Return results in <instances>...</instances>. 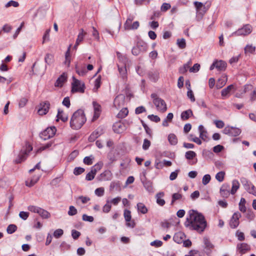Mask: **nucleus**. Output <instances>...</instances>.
<instances>
[{"label":"nucleus","instance_id":"2f4dec72","mask_svg":"<svg viewBox=\"0 0 256 256\" xmlns=\"http://www.w3.org/2000/svg\"><path fill=\"white\" fill-rule=\"evenodd\" d=\"M138 210L142 214H146L148 212V208L142 202H138L137 204Z\"/></svg>","mask_w":256,"mask_h":256},{"label":"nucleus","instance_id":"f257e3e1","mask_svg":"<svg viewBox=\"0 0 256 256\" xmlns=\"http://www.w3.org/2000/svg\"><path fill=\"white\" fill-rule=\"evenodd\" d=\"M184 225L190 230L202 232L206 227L207 222L202 214L191 210L188 212V216L186 218Z\"/></svg>","mask_w":256,"mask_h":256},{"label":"nucleus","instance_id":"ddd939ff","mask_svg":"<svg viewBox=\"0 0 256 256\" xmlns=\"http://www.w3.org/2000/svg\"><path fill=\"white\" fill-rule=\"evenodd\" d=\"M125 96L123 94L118 95L114 99V105L116 108H120L124 104Z\"/></svg>","mask_w":256,"mask_h":256},{"label":"nucleus","instance_id":"39448f33","mask_svg":"<svg viewBox=\"0 0 256 256\" xmlns=\"http://www.w3.org/2000/svg\"><path fill=\"white\" fill-rule=\"evenodd\" d=\"M148 46L142 41H138L136 46L133 47L132 52L134 56H138L141 52H145L147 50Z\"/></svg>","mask_w":256,"mask_h":256},{"label":"nucleus","instance_id":"79ce46f5","mask_svg":"<svg viewBox=\"0 0 256 256\" xmlns=\"http://www.w3.org/2000/svg\"><path fill=\"white\" fill-rule=\"evenodd\" d=\"M176 44L181 49H184L186 47V40L183 38L178 39Z\"/></svg>","mask_w":256,"mask_h":256},{"label":"nucleus","instance_id":"5fc2aeb1","mask_svg":"<svg viewBox=\"0 0 256 256\" xmlns=\"http://www.w3.org/2000/svg\"><path fill=\"white\" fill-rule=\"evenodd\" d=\"M122 200V198L120 196H117L115 198L112 199L111 200H109V203L110 204H112L114 206H116Z\"/></svg>","mask_w":256,"mask_h":256},{"label":"nucleus","instance_id":"49530a36","mask_svg":"<svg viewBox=\"0 0 256 256\" xmlns=\"http://www.w3.org/2000/svg\"><path fill=\"white\" fill-rule=\"evenodd\" d=\"M19 3L18 2L12 0L9 1L5 4V7L6 8H9L10 6L17 8L19 6Z\"/></svg>","mask_w":256,"mask_h":256},{"label":"nucleus","instance_id":"37998d69","mask_svg":"<svg viewBox=\"0 0 256 256\" xmlns=\"http://www.w3.org/2000/svg\"><path fill=\"white\" fill-rule=\"evenodd\" d=\"M256 47L252 44H248L244 48L245 53L249 52L252 54L255 52Z\"/></svg>","mask_w":256,"mask_h":256},{"label":"nucleus","instance_id":"de8ad7c7","mask_svg":"<svg viewBox=\"0 0 256 256\" xmlns=\"http://www.w3.org/2000/svg\"><path fill=\"white\" fill-rule=\"evenodd\" d=\"M112 208V206L109 203V200H106V204L102 208V211L104 212L108 213L110 212Z\"/></svg>","mask_w":256,"mask_h":256},{"label":"nucleus","instance_id":"58836bf2","mask_svg":"<svg viewBox=\"0 0 256 256\" xmlns=\"http://www.w3.org/2000/svg\"><path fill=\"white\" fill-rule=\"evenodd\" d=\"M204 242L205 245V248L207 250H210L214 248V245L210 242L209 239L207 238H204Z\"/></svg>","mask_w":256,"mask_h":256},{"label":"nucleus","instance_id":"864d4df0","mask_svg":"<svg viewBox=\"0 0 256 256\" xmlns=\"http://www.w3.org/2000/svg\"><path fill=\"white\" fill-rule=\"evenodd\" d=\"M84 170H85L84 168L81 167H76L74 170V174L76 176H78L83 173Z\"/></svg>","mask_w":256,"mask_h":256},{"label":"nucleus","instance_id":"ea45409f","mask_svg":"<svg viewBox=\"0 0 256 256\" xmlns=\"http://www.w3.org/2000/svg\"><path fill=\"white\" fill-rule=\"evenodd\" d=\"M17 230V226L14 224H10L6 228V232L8 234H12Z\"/></svg>","mask_w":256,"mask_h":256},{"label":"nucleus","instance_id":"72a5a7b5","mask_svg":"<svg viewBox=\"0 0 256 256\" xmlns=\"http://www.w3.org/2000/svg\"><path fill=\"white\" fill-rule=\"evenodd\" d=\"M144 186L146 190L150 193L154 192L152 182L150 181H146L144 182Z\"/></svg>","mask_w":256,"mask_h":256},{"label":"nucleus","instance_id":"0eeeda50","mask_svg":"<svg viewBox=\"0 0 256 256\" xmlns=\"http://www.w3.org/2000/svg\"><path fill=\"white\" fill-rule=\"evenodd\" d=\"M73 82L72 83V92H80L84 93V84L80 80L73 77Z\"/></svg>","mask_w":256,"mask_h":256},{"label":"nucleus","instance_id":"9b49d317","mask_svg":"<svg viewBox=\"0 0 256 256\" xmlns=\"http://www.w3.org/2000/svg\"><path fill=\"white\" fill-rule=\"evenodd\" d=\"M240 217L241 214L239 212H236L234 214L230 222V228H234L238 226L239 218Z\"/></svg>","mask_w":256,"mask_h":256},{"label":"nucleus","instance_id":"473e14b6","mask_svg":"<svg viewBox=\"0 0 256 256\" xmlns=\"http://www.w3.org/2000/svg\"><path fill=\"white\" fill-rule=\"evenodd\" d=\"M38 214L42 218H48L50 216V214L47 210L40 208V210Z\"/></svg>","mask_w":256,"mask_h":256},{"label":"nucleus","instance_id":"c03bdc74","mask_svg":"<svg viewBox=\"0 0 256 256\" xmlns=\"http://www.w3.org/2000/svg\"><path fill=\"white\" fill-rule=\"evenodd\" d=\"M225 175V172L223 171H221L218 172L216 175V178L217 180L220 182H222L224 180V177Z\"/></svg>","mask_w":256,"mask_h":256},{"label":"nucleus","instance_id":"a878e982","mask_svg":"<svg viewBox=\"0 0 256 256\" xmlns=\"http://www.w3.org/2000/svg\"><path fill=\"white\" fill-rule=\"evenodd\" d=\"M103 164L102 162H100L92 167L90 172L92 174L96 176V172L100 170L102 167Z\"/></svg>","mask_w":256,"mask_h":256},{"label":"nucleus","instance_id":"b1692460","mask_svg":"<svg viewBox=\"0 0 256 256\" xmlns=\"http://www.w3.org/2000/svg\"><path fill=\"white\" fill-rule=\"evenodd\" d=\"M66 80V76L65 74H62L56 80L55 83V86L61 87L64 83Z\"/></svg>","mask_w":256,"mask_h":256},{"label":"nucleus","instance_id":"603ef678","mask_svg":"<svg viewBox=\"0 0 256 256\" xmlns=\"http://www.w3.org/2000/svg\"><path fill=\"white\" fill-rule=\"evenodd\" d=\"M78 212L77 210L74 206H71L69 207V210L68 211V214L70 216L76 215Z\"/></svg>","mask_w":256,"mask_h":256},{"label":"nucleus","instance_id":"6e6552de","mask_svg":"<svg viewBox=\"0 0 256 256\" xmlns=\"http://www.w3.org/2000/svg\"><path fill=\"white\" fill-rule=\"evenodd\" d=\"M56 132L54 126L48 128L40 134V138L44 140H47L54 136Z\"/></svg>","mask_w":256,"mask_h":256},{"label":"nucleus","instance_id":"dca6fc26","mask_svg":"<svg viewBox=\"0 0 256 256\" xmlns=\"http://www.w3.org/2000/svg\"><path fill=\"white\" fill-rule=\"evenodd\" d=\"M198 130L200 132V138L204 141H206L208 139V132L204 128L202 125L198 126Z\"/></svg>","mask_w":256,"mask_h":256},{"label":"nucleus","instance_id":"cd10ccee","mask_svg":"<svg viewBox=\"0 0 256 256\" xmlns=\"http://www.w3.org/2000/svg\"><path fill=\"white\" fill-rule=\"evenodd\" d=\"M192 115L193 114L192 110L189 109L182 112L180 115V117L183 120H186L188 119V118Z\"/></svg>","mask_w":256,"mask_h":256},{"label":"nucleus","instance_id":"4be33fe9","mask_svg":"<svg viewBox=\"0 0 256 256\" xmlns=\"http://www.w3.org/2000/svg\"><path fill=\"white\" fill-rule=\"evenodd\" d=\"M102 128H98L97 130L93 132L88 138L90 142H94L96 138L102 134Z\"/></svg>","mask_w":256,"mask_h":256},{"label":"nucleus","instance_id":"412c9836","mask_svg":"<svg viewBox=\"0 0 256 256\" xmlns=\"http://www.w3.org/2000/svg\"><path fill=\"white\" fill-rule=\"evenodd\" d=\"M216 68L219 71H224L226 68V63L222 60H215Z\"/></svg>","mask_w":256,"mask_h":256},{"label":"nucleus","instance_id":"3c124183","mask_svg":"<svg viewBox=\"0 0 256 256\" xmlns=\"http://www.w3.org/2000/svg\"><path fill=\"white\" fill-rule=\"evenodd\" d=\"M94 193L98 196H102L104 193V188L102 187L97 188L96 189Z\"/></svg>","mask_w":256,"mask_h":256},{"label":"nucleus","instance_id":"0e129e2a","mask_svg":"<svg viewBox=\"0 0 256 256\" xmlns=\"http://www.w3.org/2000/svg\"><path fill=\"white\" fill-rule=\"evenodd\" d=\"M148 117L150 120L156 122H159L160 120V117L154 114L148 115Z\"/></svg>","mask_w":256,"mask_h":256},{"label":"nucleus","instance_id":"423d86ee","mask_svg":"<svg viewBox=\"0 0 256 256\" xmlns=\"http://www.w3.org/2000/svg\"><path fill=\"white\" fill-rule=\"evenodd\" d=\"M252 26L248 24H245L242 28H239L232 34V36H246L250 34L252 32Z\"/></svg>","mask_w":256,"mask_h":256},{"label":"nucleus","instance_id":"c85d7f7f","mask_svg":"<svg viewBox=\"0 0 256 256\" xmlns=\"http://www.w3.org/2000/svg\"><path fill=\"white\" fill-rule=\"evenodd\" d=\"M93 106L94 111V118H98L100 112V106L96 102H93Z\"/></svg>","mask_w":256,"mask_h":256},{"label":"nucleus","instance_id":"7ed1b4c3","mask_svg":"<svg viewBox=\"0 0 256 256\" xmlns=\"http://www.w3.org/2000/svg\"><path fill=\"white\" fill-rule=\"evenodd\" d=\"M151 97L153 98V103L158 111L164 112L166 110V104L164 100L158 97L155 94H152Z\"/></svg>","mask_w":256,"mask_h":256},{"label":"nucleus","instance_id":"a211bd4d","mask_svg":"<svg viewBox=\"0 0 256 256\" xmlns=\"http://www.w3.org/2000/svg\"><path fill=\"white\" fill-rule=\"evenodd\" d=\"M237 248L241 254H245L250 250V246L246 243L238 244Z\"/></svg>","mask_w":256,"mask_h":256},{"label":"nucleus","instance_id":"6e6d98bb","mask_svg":"<svg viewBox=\"0 0 256 256\" xmlns=\"http://www.w3.org/2000/svg\"><path fill=\"white\" fill-rule=\"evenodd\" d=\"M182 198V195L179 193H174L172 196V202L171 204H172L176 200H178L181 199Z\"/></svg>","mask_w":256,"mask_h":256},{"label":"nucleus","instance_id":"4c0bfd02","mask_svg":"<svg viewBox=\"0 0 256 256\" xmlns=\"http://www.w3.org/2000/svg\"><path fill=\"white\" fill-rule=\"evenodd\" d=\"M53 61H54V56L50 54H46V56L44 58L45 62L47 64L50 65L52 63Z\"/></svg>","mask_w":256,"mask_h":256},{"label":"nucleus","instance_id":"bf43d9fd","mask_svg":"<svg viewBox=\"0 0 256 256\" xmlns=\"http://www.w3.org/2000/svg\"><path fill=\"white\" fill-rule=\"evenodd\" d=\"M211 179L210 176L208 174H205L202 180V182L204 185H206L210 182Z\"/></svg>","mask_w":256,"mask_h":256},{"label":"nucleus","instance_id":"5701e85b","mask_svg":"<svg viewBox=\"0 0 256 256\" xmlns=\"http://www.w3.org/2000/svg\"><path fill=\"white\" fill-rule=\"evenodd\" d=\"M148 76L151 80L156 82L159 78V72L157 70L150 71L148 72Z\"/></svg>","mask_w":256,"mask_h":256},{"label":"nucleus","instance_id":"a19ab883","mask_svg":"<svg viewBox=\"0 0 256 256\" xmlns=\"http://www.w3.org/2000/svg\"><path fill=\"white\" fill-rule=\"evenodd\" d=\"M128 113V111L126 108H124L118 113L117 116L118 118H122L126 117Z\"/></svg>","mask_w":256,"mask_h":256},{"label":"nucleus","instance_id":"4d7b16f0","mask_svg":"<svg viewBox=\"0 0 256 256\" xmlns=\"http://www.w3.org/2000/svg\"><path fill=\"white\" fill-rule=\"evenodd\" d=\"M76 72H77L78 74V75L80 76H84L86 73V70L84 68H80L78 66H76Z\"/></svg>","mask_w":256,"mask_h":256},{"label":"nucleus","instance_id":"f8f14e48","mask_svg":"<svg viewBox=\"0 0 256 256\" xmlns=\"http://www.w3.org/2000/svg\"><path fill=\"white\" fill-rule=\"evenodd\" d=\"M124 216L125 219V220L126 222V226L130 228H134L135 226V223L134 221L131 220L132 219V216H131V212L130 210H124Z\"/></svg>","mask_w":256,"mask_h":256},{"label":"nucleus","instance_id":"e2e57ef3","mask_svg":"<svg viewBox=\"0 0 256 256\" xmlns=\"http://www.w3.org/2000/svg\"><path fill=\"white\" fill-rule=\"evenodd\" d=\"M187 96L190 100L191 102H194L196 100L193 92L190 88H188V90L187 92Z\"/></svg>","mask_w":256,"mask_h":256},{"label":"nucleus","instance_id":"20e7f679","mask_svg":"<svg viewBox=\"0 0 256 256\" xmlns=\"http://www.w3.org/2000/svg\"><path fill=\"white\" fill-rule=\"evenodd\" d=\"M32 150V147L30 144H26L24 149H22L20 152L18 158L15 160L16 163H20L24 160L30 152Z\"/></svg>","mask_w":256,"mask_h":256},{"label":"nucleus","instance_id":"69168bd1","mask_svg":"<svg viewBox=\"0 0 256 256\" xmlns=\"http://www.w3.org/2000/svg\"><path fill=\"white\" fill-rule=\"evenodd\" d=\"M214 123L218 128H222L224 126V122L220 120H216L214 121Z\"/></svg>","mask_w":256,"mask_h":256},{"label":"nucleus","instance_id":"338daca9","mask_svg":"<svg viewBox=\"0 0 256 256\" xmlns=\"http://www.w3.org/2000/svg\"><path fill=\"white\" fill-rule=\"evenodd\" d=\"M200 68V64H194L193 66L190 69V72H196L199 70Z\"/></svg>","mask_w":256,"mask_h":256},{"label":"nucleus","instance_id":"c756f323","mask_svg":"<svg viewBox=\"0 0 256 256\" xmlns=\"http://www.w3.org/2000/svg\"><path fill=\"white\" fill-rule=\"evenodd\" d=\"M240 184L238 180H234L232 182V188L230 194H234L240 188Z\"/></svg>","mask_w":256,"mask_h":256},{"label":"nucleus","instance_id":"6ab92c4d","mask_svg":"<svg viewBox=\"0 0 256 256\" xmlns=\"http://www.w3.org/2000/svg\"><path fill=\"white\" fill-rule=\"evenodd\" d=\"M124 125L120 122H117L114 124L113 130L114 132L118 134L122 132L124 130Z\"/></svg>","mask_w":256,"mask_h":256},{"label":"nucleus","instance_id":"09e8293b","mask_svg":"<svg viewBox=\"0 0 256 256\" xmlns=\"http://www.w3.org/2000/svg\"><path fill=\"white\" fill-rule=\"evenodd\" d=\"M246 190L248 192L256 196V188L252 184H251L250 186L248 188L246 187Z\"/></svg>","mask_w":256,"mask_h":256},{"label":"nucleus","instance_id":"a18cd8bd","mask_svg":"<svg viewBox=\"0 0 256 256\" xmlns=\"http://www.w3.org/2000/svg\"><path fill=\"white\" fill-rule=\"evenodd\" d=\"M196 156V153L192 150L188 151L186 152L185 156L188 160H192Z\"/></svg>","mask_w":256,"mask_h":256},{"label":"nucleus","instance_id":"4468645a","mask_svg":"<svg viewBox=\"0 0 256 256\" xmlns=\"http://www.w3.org/2000/svg\"><path fill=\"white\" fill-rule=\"evenodd\" d=\"M230 192V185L228 184H224L220 189V194L221 196L224 198H228Z\"/></svg>","mask_w":256,"mask_h":256},{"label":"nucleus","instance_id":"8fccbe9b","mask_svg":"<svg viewBox=\"0 0 256 256\" xmlns=\"http://www.w3.org/2000/svg\"><path fill=\"white\" fill-rule=\"evenodd\" d=\"M40 208L36 206H29L28 207V210L32 212L38 214Z\"/></svg>","mask_w":256,"mask_h":256},{"label":"nucleus","instance_id":"052dcab7","mask_svg":"<svg viewBox=\"0 0 256 256\" xmlns=\"http://www.w3.org/2000/svg\"><path fill=\"white\" fill-rule=\"evenodd\" d=\"M94 157L92 156H86L84 159V162L87 165H91L92 164V160Z\"/></svg>","mask_w":256,"mask_h":256},{"label":"nucleus","instance_id":"774afa93","mask_svg":"<svg viewBox=\"0 0 256 256\" xmlns=\"http://www.w3.org/2000/svg\"><path fill=\"white\" fill-rule=\"evenodd\" d=\"M240 182L243 186H244L246 188V187L248 188L252 184L250 182H249L248 180L246 178H242L240 180Z\"/></svg>","mask_w":256,"mask_h":256},{"label":"nucleus","instance_id":"f03ea898","mask_svg":"<svg viewBox=\"0 0 256 256\" xmlns=\"http://www.w3.org/2000/svg\"><path fill=\"white\" fill-rule=\"evenodd\" d=\"M86 122V118L84 112L82 110H78L75 112L70 121V126L73 129H80Z\"/></svg>","mask_w":256,"mask_h":256},{"label":"nucleus","instance_id":"9d476101","mask_svg":"<svg viewBox=\"0 0 256 256\" xmlns=\"http://www.w3.org/2000/svg\"><path fill=\"white\" fill-rule=\"evenodd\" d=\"M50 106V104L48 101L41 102L40 104V108L38 110V114L40 116L46 114L48 112Z\"/></svg>","mask_w":256,"mask_h":256},{"label":"nucleus","instance_id":"aec40b11","mask_svg":"<svg viewBox=\"0 0 256 256\" xmlns=\"http://www.w3.org/2000/svg\"><path fill=\"white\" fill-rule=\"evenodd\" d=\"M164 194V192H160L156 195V203L160 206H164L165 204V200L162 198Z\"/></svg>","mask_w":256,"mask_h":256},{"label":"nucleus","instance_id":"c9c22d12","mask_svg":"<svg viewBox=\"0 0 256 256\" xmlns=\"http://www.w3.org/2000/svg\"><path fill=\"white\" fill-rule=\"evenodd\" d=\"M234 88V85L230 84L226 88L223 89L221 92V94L222 96H226Z\"/></svg>","mask_w":256,"mask_h":256},{"label":"nucleus","instance_id":"13d9d810","mask_svg":"<svg viewBox=\"0 0 256 256\" xmlns=\"http://www.w3.org/2000/svg\"><path fill=\"white\" fill-rule=\"evenodd\" d=\"M116 55L120 61H121L122 62L123 64H126V62L127 61L126 58L125 56H123L120 52H117Z\"/></svg>","mask_w":256,"mask_h":256},{"label":"nucleus","instance_id":"1a4fd4ad","mask_svg":"<svg viewBox=\"0 0 256 256\" xmlns=\"http://www.w3.org/2000/svg\"><path fill=\"white\" fill-rule=\"evenodd\" d=\"M223 133L231 136H236L241 133V130L232 126H226L223 130Z\"/></svg>","mask_w":256,"mask_h":256},{"label":"nucleus","instance_id":"680f3d73","mask_svg":"<svg viewBox=\"0 0 256 256\" xmlns=\"http://www.w3.org/2000/svg\"><path fill=\"white\" fill-rule=\"evenodd\" d=\"M64 234V231L62 229H57L54 232V236L56 238H59Z\"/></svg>","mask_w":256,"mask_h":256},{"label":"nucleus","instance_id":"2eb2a0df","mask_svg":"<svg viewBox=\"0 0 256 256\" xmlns=\"http://www.w3.org/2000/svg\"><path fill=\"white\" fill-rule=\"evenodd\" d=\"M86 32L84 31L82 28L80 30V32L78 36V38L76 40V44L74 46V48L76 50L78 46L80 44V43L83 40L84 38Z\"/></svg>","mask_w":256,"mask_h":256},{"label":"nucleus","instance_id":"bb28decb","mask_svg":"<svg viewBox=\"0 0 256 256\" xmlns=\"http://www.w3.org/2000/svg\"><path fill=\"white\" fill-rule=\"evenodd\" d=\"M134 16H132V15H130L126 22L124 23V28L125 30H130V26H132V21L134 20Z\"/></svg>","mask_w":256,"mask_h":256},{"label":"nucleus","instance_id":"f704fd0d","mask_svg":"<svg viewBox=\"0 0 256 256\" xmlns=\"http://www.w3.org/2000/svg\"><path fill=\"white\" fill-rule=\"evenodd\" d=\"M168 140L172 145H176L178 143V139L174 134H170L168 136Z\"/></svg>","mask_w":256,"mask_h":256},{"label":"nucleus","instance_id":"e433bc0d","mask_svg":"<svg viewBox=\"0 0 256 256\" xmlns=\"http://www.w3.org/2000/svg\"><path fill=\"white\" fill-rule=\"evenodd\" d=\"M191 64V61L190 60L186 64H185L182 66L180 68H179V72L182 74H185L188 69L190 68V65Z\"/></svg>","mask_w":256,"mask_h":256},{"label":"nucleus","instance_id":"7c9ffc66","mask_svg":"<svg viewBox=\"0 0 256 256\" xmlns=\"http://www.w3.org/2000/svg\"><path fill=\"white\" fill-rule=\"evenodd\" d=\"M59 119L61 120L64 122L67 121L68 119V116L64 115L63 114V111L60 109L58 110L56 121H58Z\"/></svg>","mask_w":256,"mask_h":256},{"label":"nucleus","instance_id":"f3484780","mask_svg":"<svg viewBox=\"0 0 256 256\" xmlns=\"http://www.w3.org/2000/svg\"><path fill=\"white\" fill-rule=\"evenodd\" d=\"M111 172L109 170H105L98 177L100 181L110 180Z\"/></svg>","mask_w":256,"mask_h":256},{"label":"nucleus","instance_id":"393cba45","mask_svg":"<svg viewBox=\"0 0 256 256\" xmlns=\"http://www.w3.org/2000/svg\"><path fill=\"white\" fill-rule=\"evenodd\" d=\"M40 176V175L34 176L30 179V181L26 180V186L28 187H31L33 186L35 184H36L38 182Z\"/></svg>","mask_w":256,"mask_h":256}]
</instances>
